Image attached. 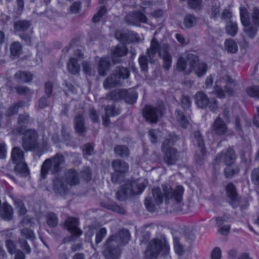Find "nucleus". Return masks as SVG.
I'll return each instance as SVG.
<instances>
[{
  "instance_id": "f03ea898",
  "label": "nucleus",
  "mask_w": 259,
  "mask_h": 259,
  "mask_svg": "<svg viewBox=\"0 0 259 259\" xmlns=\"http://www.w3.org/2000/svg\"><path fill=\"white\" fill-rule=\"evenodd\" d=\"M198 57L193 54H184L178 59L177 69L185 74H189L194 69L198 76H203L207 70V66L203 62L198 63Z\"/></svg>"
},
{
  "instance_id": "473e14b6",
  "label": "nucleus",
  "mask_w": 259,
  "mask_h": 259,
  "mask_svg": "<svg viewBox=\"0 0 259 259\" xmlns=\"http://www.w3.org/2000/svg\"><path fill=\"white\" fill-rule=\"evenodd\" d=\"M225 49L230 53H235L238 50L237 43L231 38L226 39L224 42Z\"/></svg>"
},
{
  "instance_id": "f3484780",
  "label": "nucleus",
  "mask_w": 259,
  "mask_h": 259,
  "mask_svg": "<svg viewBox=\"0 0 259 259\" xmlns=\"http://www.w3.org/2000/svg\"><path fill=\"white\" fill-rule=\"evenodd\" d=\"M78 221L73 217L68 218L64 222V227L69 231L72 236H79L82 234V231L77 226Z\"/></svg>"
},
{
  "instance_id": "a878e982",
  "label": "nucleus",
  "mask_w": 259,
  "mask_h": 259,
  "mask_svg": "<svg viewBox=\"0 0 259 259\" xmlns=\"http://www.w3.org/2000/svg\"><path fill=\"white\" fill-rule=\"evenodd\" d=\"M110 63L108 58L106 57L101 58L98 66L99 74L101 76H105L107 71L110 68Z\"/></svg>"
},
{
  "instance_id": "5701e85b",
  "label": "nucleus",
  "mask_w": 259,
  "mask_h": 259,
  "mask_svg": "<svg viewBox=\"0 0 259 259\" xmlns=\"http://www.w3.org/2000/svg\"><path fill=\"white\" fill-rule=\"evenodd\" d=\"M66 183L70 186H74L79 183L77 172L74 169H69L65 173Z\"/></svg>"
},
{
  "instance_id": "f8f14e48",
  "label": "nucleus",
  "mask_w": 259,
  "mask_h": 259,
  "mask_svg": "<svg viewBox=\"0 0 259 259\" xmlns=\"http://www.w3.org/2000/svg\"><path fill=\"white\" fill-rule=\"evenodd\" d=\"M118 239L112 240L108 238L106 241L103 255L106 259H118L121 253V249L117 244Z\"/></svg>"
},
{
  "instance_id": "6ab92c4d",
  "label": "nucleus",
  "mask_w": 259,
  "mask_h": 259,
  "mask_svg": "<svg viewBox=\"0 0 259 259\" xmlns=\"http://www.w3.org/2000/svg\"><path fill=\"white\" fill-rule=\"evenodd\" d=\"M226 191L230 199V203L233 207H236L239 202L236 189L233 183H230L226 186Z\"/></svg>"
},
{
  "instance_id": "e2e57ef3",
  "label": "nucleus",
  "mask_w": 259,
  "mask_h": 259,
  "mask_svg": "<svg viewBox=\"0 0 259 259\" xmlns=\"http://www.w3.org/2000/svg\"><path fill=\"white\" fill-rule=\"evenodd\" d=\"M139 62L140 65L141 69L144 72H146L148 70L147 58L146 56H142L139 59Z\"/></svg>"
},
{
  "instance_id": "864d4df0",
  "label": "nucleus",
  "mask_w": 259,
  "mask_h": 259,
  "mask_svg": "<svg viewBox=\"0 0 259 259\" xmlns=\"http://www.w3.org/2000/svg\"><path fill=\"white\" fill-rule=\"evenodd\" d=\"M244 26V31L245 33L250 37H253L256 32V28L254 26H251L250 25V22L249 24L246 25H243Z\"/></svg>"
},
{
  "instance_id": "58836bf2",
  "label": "nucleus",
  "mask_w": 259,
  "mask_h": 259,
  "mask_svg": "<svg viewBox=\"0 0 259 259\" xmlns=\"http://www.w3.org/2000/svg\"><path fill=\"white\" fill-rule=\"evenodd\" d=\"M105 115L107 116H115L120 114V109L114 105H108L105 108Z\"/></svg>"
},
{
  "instance_id": "a19ab883",
  "label": "nucleus",
  "mask_w": 259,
  "mask_h": 259,
  "mask_svg": "<svg viewBox=\"0 0 259 259\" xmlns=\"http://www.w3.org/2000/svg\"><path fill=\"white\" fill-rule=\"evenodd\" d=\"M132 32L126 33L121 30H117L115 33V36L117 39L122 42H125L128 41V36Z\"/></svg>"
},
{
  "instance_id": "bb28decb",
  "label": "nucleus",
  "mask_w": 259,
  "mask_h": 259,
  "mask_svg": "<svg viewBox=\"0 0 259 259\" xmlns=\"http://www.w3.org/2000/svg\"><path fill=\"white\" fill-rule=\"evenodd\" d=\"M112 166L115 172L119 174H124L128 169V165L125 162L120 160L113 161Z\"/></svg>"
},
{
  "instance_id": "0eeeda50",
  "label": "nucleus",
  "mask_w": 259,
  "mask_h": 259,
  "mask_svg": "<svg viewBox=\"0 0 259 259\" xmlns=\"http://www.w3.org/2000/svg\"><path fill=\"white\" fill-rule=\"evenodd\" d=\"M175 142V138L170 136L164 141L161 146V151L163 153V161L168 165H174L179 158L177 150L171 147Z\"/></svg>"
},
{
  "instance_id": "f257e3e1",
  "label": "nucleus",
  "mask_w": 259,
  "mask_h": 259,
  "mask_svg": "<svg viewBox=\"0 0 259 259\" xmlns=\"http://www.w3.org/2000/svg\"><path fill=\"white\" fill-rule=\"evenodd\" d=\"M162 189L159 187L152 189L153 198L147 197L145 199V205L147 210L153 212L156 209V206L163 202V198L166 203L170 200H174L177 203H180L183 200L184 188L182 186H178L174 189L168 184L161 186Z\"/></svg>"
},
{
  "instance_id": "c03bdc74",
  "label": "nucleus",
  "mask_w": 259,
  "mask_h": 259,
  "mask_svg": "<svg viewBox=\"0 0 259 259\" xmlns=\"http://www.w3.org/2000/svg\"><path fill=\"white\" fill-rule=\"evenodd\" d=\"M22 46L19 42H15L11 44L10 47L11 54L13 56H19L21 52Z\"/></svg>"
},
{
  "instance_id": "20e7f679",
  "label": "nucleus",
  "mask_w": 259,
  "mask_h": 259,
  "mask_svg": "<svg viewBox=\"0 0 259 259\" xmlns=\"http://www.w3.org/2000/svg\"><path fill=\"white\" fill-rule=\"evenodd\" d=\"M147 184V182L145 180L126 183L116 192V198L119 200H123L128 196L141 194L145 190Z\"/></svg>"
},
{
  "instance_id": "774afa93",
  "label": "nucleus",
  "mask_w": 259,
  "mask_h": 259,
  "mask_svg": "<svg viewBox=\"0 0 259 259\" xmlns=\"http://www.w3.org/2000/svg\"><path fill=\"white\" fill-rule=\"evenodd\" d=\"M181 102L182 107L184 109H189L191 104L190 98L186 96L182 97Z\"/></svg>"
},
{
  "instance_id": "3c124183",
  "label": "nucleus",
  "mask_w": 259,
  "mask_h": 259,
  "mask_svg": "<svg viewBox=\"0 0 259 259\" xmlns=\"http://www.w3.org/2000/svg\"><path fill=\"white\" fill-rule=\"evenodd\" d=\"M20 234L22 236L28 239L33 240L35 238L33 231L27 228L22 229L20 231Z\"/></svg>"
},
{
  "instance_id": "ddd939ff",
  "label": "nucleus",
  "mask_w": 259,
  "mask_h": 259,
  "mask_svg": "<svg viewBox=\"0 0 259 259\" xmlns=\"http://www.w3.org/2000/svg\"><path fill=\"white\" fill-rule=\"evenodd\" d=\"M194 138L193 142L198 146L200 153L196 152L195 158L198 164L201 165L204 159L206 150L204 147V143L202 136L199 131L195 132L193 134Z\"/></svg>"
},
{
  "instance_id": "ea45409f",
  "label": "nucleus",
  "mask_w": 259,
  "mask_h": 259,
  "mask_svg": "<svg viewBox=\"0 0 259 259\" xmlns=\"http://www.w3.org/2000/svg\"><path fill=\"white\" fill-rule=\"evenodd\" d=\"M13 214V209L10 205H6L4 206L2 216L6 220H10L12 219Z\"/></svg>"
},
{
  "instance_id": "0e129e2a",
  "label": "nucleus",
  "mask_w": 259,
  "mask_h": 259,
  "mask_svg": "<svg viewBox=\"0 0 259 259\" xmlns=\"http://www.w3.org/2000/svg\"><path fill=\"white\" fill-rule=\"evenodd\" d=\"M209 110L213 112L217 113L218 109V104L217 100L213 98L211 99L210 101L209 100V103L208 105Z\"/></svg>"
},
{
  "instance_id": "13d9d810",
  "label": "nucleus",
  "mask_w": 259,
  "mask_h": 259,
  "mask_svg": "<svg viewBox=\"0 0 259 259\" xmlns=\"http://www.w3.org/2000/svg\"><path fill=\"white\" fill-rule=\"evenodd\" d=\"M15 203L19 214L20 215L25 214L27 212V210L22 202L20 200H18L15 201Z\"/></svg>"
},
{
  "instance_id": "1a4fd4ad",
  "label": "nucleus",
  "mask_w": 259,
  "mask_h": 259,
  "mask_svg": "<svg viewBox=\"0 0 259 259\" xmlns=\"http://www.w3.org/2000/svg\"><path fill=\"white\" fill-rule=\"evenodd\" d=\"M11 157L13 162L16 164L14 169L18 175L25 177L29 175L27 166L24 161V153L20 148L14 147L12 149Z\"/></svg>"
},
{
  "instance_id": "6e6d98bb",
  "label": "nucleus",
  "mask_w": 259,
  "mask_h": 259,
  "mask_svg": "<svg viewBox=\"0 0 259 259\" xmlns=\"http://www.w3.org/2000/svg\"><path fill=\"white\" fill-rule=\"evenodd\" d=\"M251 180L252 182L259 187V168H254L251 172Z\"/></svg>"
},
{
  "instance_id": "4468645a",
  "label": "nucleus",
  "mask_w": 259,
  "mask_h": 259,
  "mask_svg": "<svg viewBox=\"0 0 259 259\" xmlns=\"http://www.w3.org/2000/svg\"><path fill=\"white\" fill-rule=\"evenodd\" d=\"M30 23L29 21L20 20L14 23V27L15 31L23 39L27 45H31V37L28 35H22V33L26 31L30 26Z\"/></svg>"
},
{
  "instance_id": "dca6fc26",
  "label": "nucleus",
  "mask_w": 259,
  "mask_h": 259,
  "mask_svg": "<svg viewBox=\"0 0 259 259\" xmlns=\"http://www.w3.org/2000/svg\"><path fill=\"white\" fill-rule=\"evenodd\" d=\"M236 155L234 150L232 148H229L224 153L222 152L217 155L214 159L215 164H219L222 160L227 165L232 164L235 161Z\"/></svg>"
},
{
  "instance_id": "4c0bfd02",
  "label": "nucleus",
  "mask_w": 259,
  "mask_h": 259,
  "mask_svg": "<svg viewBox=\"0 0 259 259\" xmlns=\"http://www.w3.org/2000/svg\"><path fill=\"white\" fill-rule=\"evenodd\" d=\"M102 205L108 209L111 210L120 214H124L125 213V210L123 207H121L120 206L117 205L115 202H110L106 205H103V204H102Z\"/></svg>"
},
{
  "instance_id": "69168bd1",
  "label": "nucleus",
  "mask_w": 259,
  "mask_h": 259,
  "mask_svg": "<svg viewBox=\"0 0 259 259\" xmlns=\"http://www.w3.org/2000/svg\"><path fill=\"white\" fill-rule=\"evenodd\" d=\"M6 245L8 251L11 254H13L16 252V245L12 240H7L6 241Z\"/></svg>"
},
{
  "instance_id": "de8ad7c7",
  "label": "nucleus",
  "mask_w": 259,
  "mask_h": 259,
  "mask_svg": "<svg viewBox=\"0 0 259 259\" xmlns=\"http://www.w3.org/2000/svg\"><path fill=\"white\" fill-rule=\"evenodd\" d=\"M247 94L250 97L259 98V86L253 85L246 89Z\"/></svg>"
},
{
  "instance_id": "7ed1b4c3",
  "label": "nucleus",
  "mask_w": 259,
  "mask_h": 259,
  "mask_svg": "<svg viewBox=\"0 0 259 259\" xmlns=\"http://www.w3.org/2000/svg\"><path fill=\"white\" fill-rule=\"evenodd\" d=\"M169 46L166 44H160L157 39L153 38L150 42V47L147 50V57L152 62L156 54L163 60V68L168 70L171 66L172 58L169 54Z\"/></svg>"
},
{
  "instance_id": "6e6552de",
  "label": "nucleus",
  "mask_w": 259,
  "mask_h": 259,
  "mask_svg": "<svg viewBox=\"0 0 259 259\" xmlns=\"http://www.w3.org/2000/svg\"><path fill=\"white\" fill-rule=\"evenodd\" d=\"M64 162V157L60 153L56 154L53 157L46 159L41 166V177L45 178L49 170L53 174L60 172L62 170L61 165Z\"/></svg>"
},
{
  "instance_id": "9d476101",
  "label": "nucleus",
  "mask_w": 259,
  "mask_h": 259,
  "mask_svg": "<svg viewBox=\"0 0 259 259\" xmlns=\"http://www.w3.org/2000/svg\"><path fill=\"white\" fill-rule=\"evenodd\" d=\"M19 134L24 135L22 139V146L25 150H31L37 147V133L32 129L26 130L25 127L20 126L17 129Z\"/></svg>"
},
{
  "instance_id": "72a5a7b5",
  "label": "nucleus",
  "mask_w": 259,
  "mask_h": 259,
  "mask_svg": "<svg viewBox=\"0 0 259 259\" xmlns=\"http://www.w3.org/2000/svg\"><path fill=\"white\" fill-rule=\"evenodd\" d=\"M125 94L123 95V100L125 102L129 104H134L136 102L137 97L138 94L135 91L128 92L125 90Z\"/></svg>"
},
{
  "instance_id": "a18cd8bd",
  "label": "nucleus",
  "mask_w": 259,
  "mask_h": 259,
  "mask_svg": "<svg viewBox=\"0 0 259 259\" xmlns=\"http://www.w3.org/2000/svg\"><path fill=\"white\" fill-rule=\"evenodd\" d=\"M226 29L227 32L231 36H235L237 32V25L236 22H228Z\"/></svg>"
},
{
  "instance_id": "bf43d9fd",
  "label": "nucleus",
  "mask_w": 259,
  "mask_h": 259,
  "mask_svg": "<svg viewBox=\"0 0 259 259\" xmlns=\"http://www.w3.org/2000/svg\"><path fill=\"white\" fill-rule=\"evenodd\" d=\"M107 234L106 229L105 228H102L99 230L96 235V243L97 244L100 243L103 240V238Z\"/></svg>"
},
{
  "instance_id": "2f4dec72",
  "label": "nucleus",
  "mask_w": 259,
  "mask_h": 259,
  "mask_svg": "<svg viewBox=\"0 0 259 259\" xmlns=\"http://www.w3.org/2000/svg\"><path fill=\"white\" fill-rule=\"evenodd\" d=\"M124 90H115L109 93L106 96L107 100L118 101L123 99V95L125 94Z\"/></svg>"
},
{
  "instance_id": "7c9ffc66",
  "label": "nucleus",
  "mask_w": 259,
  "mask_h": 259,
  "mask_svg": "<svg viewBox=\"0 0 259 259\" xmlns=\"http://www.w3.org/2000/svg\"><path fill=\"white\" fill-rule=\"evenodd\" d=\"M15 77L19 82H28L32 79V74L27 71H19L15 74Z\"/></svg>"
},
{
  "instance_id": "393cba45",
  "label": "nucleus",
  "mask_w": 259,
  "mask_h": 259,
  "mask_svg": "<svg viewBox=\"0 0 259 259\" xmlns=\"http://www.w3.org/2000/svg\"><path fill=\"white\" fill-rule=\"evenodd\" d=\"M195 102L198 107L205 108L208 104L209 99L206 94L200 92L195 95Z\"/></svg>"
},
{
  "instance_id": "37998d69",
  "label": "nucleus",
  "mask_w": 259,
  "mask_h": 259,
  "mask_svg": "<svg viewBox=\"0 0 259 259\" xmlns=\"http://www.w3.org/2000/svg\"><path fill=\"white\" fill-rule=\"evenodd\" d=\"M240 19L243 25H246L249 24V18L248 13L246 9L244 7H241L240 9Z\"/></svg>"
},
{
  "instance_id": "49530a36",
  "label": "nucleus",
  "mask_w": 259,
  "mask_h": 259,
  "mask_svg": "<svg viewBox=\"0 0 259 259\" xmlns=\"http://www.w3.org/2000/svg\"><path fill=\"white\" fill-rule=\"evenodd\" d=\"M47 222L49 226L54 227L58 223V219L54 213H49L47 217Z\"/></svg>"
},
{
  "instance_id": "8fccbe9b",
  "label": "nucleus",
  "mask_w": 259,
  "mask_h": 259,
  "mask_svg": "<svg viewBox=\"0 0 259 259\" xmlns=\"http://www.w3.org/2000/svg\"><path fill=\"white\" fill-rule=\"evenodd\" d=\"M174 245L176 253L179 255H182L184 253V249L183 245L180 244L179 238H174Z\"/></svg>"
},
{
  "instance_id": "aec40b11",
  "label": "nucleus",
  "mask_w": 259,
  "mask_h": 259,
  "mask_svg": "<svg viewBox=\"0 0 259 259\" xmlns=\"http://www.w3.org/2000/svg\"><path fill=\"white\" fill-rule=\"evenodd\" d=\"M212 130L214 134L221 136L227 133L228 128L224 121L218 116L213 123Z\"/></svg>"
},
{
  "instance_id": "cd10ccee",
  "label": "nucleus",
  "mask_w": 259,
  "mask_h": 259,
  "mask_svg": "<svg viewBox=\"0 0 259 259\" xmlns=\"http://www.w3.org/2000/svg\"><path fill=\"white\" fill-rule=\"evenodd\" d=\"M77 61L78 60L76 58L71 57L68 62L67 70L72 74H77L79 72L80 65L77 63Z\"/></svg>"
},
{
  "instance_id": "39448f33",
  "label": "nucleus",
  "mask_w": 259,
  "mask_h": 259,
  "mask_svg": "<svg viewBox=\"0 0 259 259\" xmlns=\"http://www.w3.org/2000/svg\"><path fill=\"white\" fill-rule=\"evenodd\" d=\"M169 246L165 240L154 239L151 241L145 252V259H156L161 253L163 255L168 254Z\"/></svg>"
},
{
  "instance_id": "2eb2a0df",
  "label": "nucleus",
  "mask_w": 259,
  "mask_h": 259,
  "mask_svg": "<svg viewBox=\"0 0 259 259\" xmlns=\"http://www.w3.org/2000/svg\"><path fill=\"white\" fill-rule=\"evenodd\" d=\"M127 24L132 25L139 26L140 23H147L146 16L141 12L134 11L127 14L124 18Z\"/></svg>"
},
{
  "instance_id": "4be33fe9",
  "label": "nucleus",
  "mask_w": 259,
  "mask_h": 259,
  "mask_svg": "<svg viewBox=\"0 0 259 259\" xmlns=\"http://www.w3.org/2000/svg\"><path fill=\"white\" fill-rule=\"evenodd\" d=\"M53 190L56 193L63 195L68 191V188L65 185L60 178H56L53 181Z\"/></svg>"
},
{
  "instance_id": "f704fd0d",
  "label": "nucleus",
  "mask_w": 259,
  "mask_h": 259,
  "mask_svg": "<svg viewBox=\"0 0 259 259\" xmlns=\"http://www.w3.org/2000/svg\"><path fill=\"white\" fill-rule=\"evenodd\" d=\"M25 103L24 101H20L14 104L8 109L6 115L7 116H11L16 114L18 112L19 108L23 107Z\"/></svg>"
},
{
  "instance_id": "79ce46f5",
  "label": "nucleus",
  "mask_w": 259,
  "mask_h": 259,
  "mask_svg": "<svg viewBox=\"0 0 259 259\" xmlns=\"http://www.w3.org/2000/svg\"><path fill=\"white\" fill-rule=\"evenodd\" d=\"M197 22V18L192 15H187L184 19V25L187 28H190L194 26Z\"/></svg>"
},
{
  "instance_id": "338daca9",
  "label": "nucleus",
  "mask_w": 259,
  "mask_h": 259,
  "mask_svg": "<svg viewBox=\"0 0 259 259\" xmlns=\"http://www.w3.org/2000/svg\"><path fill=\"white\" fill-rule=\"evenodd\" d=\"M29 122V115L26 113L21 114L19 116L18 123L20 125H23L28 123Z\"/></svg>"
},
{
  "instance_id": "c756f323",
  "label": "nucleus",
  "mask_w": 259,
  "mask_h": 259,
  "mask_svg": "<svg viewBox=\"0 0 259 259\" xmlns=\"http://www.w3.org/2000/svg\"><path fill=\"white\" fill-rule=\"evenodd\" d=\"M114 75H115L118 79H125L129 77L130 75V72L129 70L122 66L116 67L115 70L113 72Z\"/></svg>"
},
{
  "instance_id": "c9c22d12",
  "label": "nucleus",
  "mask_w": 259,
  "mask_h": 259,
  "mask_svg": "<svg viewBox=\"0 0 259 259\" xmlns=\"http://www.w3.org/2000/svg\"><path fill=\"white\" fill-rule=\"evenodd\" d=\"M114 152L120 157H126L129 154V150L127 146L124 145H117L114 149Z\"/></svg>"
},
{
  "instance_id": "e433bc0d",
  "label": "nucleus",
  "mask_w": 259,
  "mask_h": 259,
  "mask_svg": "<svg viewBox=\"0 0 259 259\" xmlns=\"http://www.w3.org/2000/svg\"><path fill=\"white\" fill-rule=\"evenodd\" d=\"M176 113V118L179 123L183 127L186 128L189 124V120L187 117H185L183 113L180 110H177Z\"/></svg>"
},
{
  "instance_id": "412c9836",
  "label": "nucleus",
  "mask_w": 259,
  "mask_h": 259,
  "mask_svg": "<svg viewBox=\"0 0 259 259\" xmlns=\"http://www.w3.org/2000/svg\"><path fill=\"white\" fill-rule=\"evenodd\" d=\"M131 238V234L127 230L122 229L120 230L117 234L111 236L112 240L118 239L117 244L124 245L127 243Z\"/></svg>"
},
{
  "instance_id": "9b49d317",
  "label": "nucleus",
  "mask_w": 259,
  "mask_h": 259,
  "mask_svg": "<svg viewBox=\"0 0 259 259\" xmlns=\"http://www.w3.org/2000/svg\"><path fill=\"white\" fill-rule=\"evenodd\" d=\"M164 110L163 105H159L156 107L146 105L143 109V116L149 122L156 123L163 115Z\"/></svg>"
},
{
  "instance_id": "052dcab7",
  "label": "nucleus",
  "mask_w": 259,
  "mask_h": 259,
  "mask_svg": "<svg viewBox=\"0 0 259 259\" xmlns=\"http://www.w3.org/2000/svg\"><path fill=\"white\" fill-rule=\"evenodd\" d=\"M106 9L105 7H102L98 11V12L94 15L92 18V21L94 22H98L100 18L106 13Z\"/></svg>"
},
{
  "instance_id": "423d86ee",
  "label": "nucleus",
  "mask_w": 259,
  "mask_h": 259,
  "mask_svg": "<svg viewBox=\"0 0 259 259\" xmlns=\"http://www.w3.org/2000/svg\"><path fill=\"white\" fill-rule=\"evenodd\" d=\"M232 85L235 86L236 83L229 76L225 75L219 77L215 81L213 92L219 98H224L225 93L229 95H233L234 92L231 87Z\"/></svg>"
},
{
  "instance_id": "c85d7f7f",
  "label": "nucleus",
  "mask_w": 259,
  "mask_h": 259,
  "mask_svg": "<svg viewBox=\"0 0 259 259\" xmlns=\"http://www.w3.org/2000/svg\"><path fill=\"white\" fill-rule=\"evenodd\" d=\"M119 84H120V80L113 73L108 77L103 82V86L106 89H109Z\"/></svg>"
},
{
  "instance_id": "09e8293b",
  "label": "nucleus",
  "mask_w": 259,
  "mask_h": 259,
  "mask_svg": "<svg viewBox=\"0 0 259 259\" xmlns=\"http://www.w3.org/2000/svg\"><path fill=\"white\" fill-rule=\"evenodd\" d=\"M251 23L255 26H259V9L253 8L251 18Z\"/></svg>"
},
{
  "instance_id": "5fc2aeb1",
  "label": "nucleus",
  "mask_w": 259,
  "mask_h": 259,
  "mask_svg": "<svg viewBox=\"0 0 259 259\" xmlns=\"http://www.w3.org/2000/svg\"><path fill=\"white\" fill-rule=\"evenodd\" d=\"M149 136L150 141L152 143H156L157 141V138L160 136V131L158 130L152 129L149 131Z\"/></svg>"
},
{
  "instance_id": "4d7b16f0",
  "label": "nucleus",
  "mask_w": 259,
  "mask_h": 259,
  "mask_svg": "<svg viewBox=\"0 0 259 259\" xmlns=\"http://www.w3.org/2000/svg\"><path fill=\"white\" fill-rule=\"evenodd\" d=\"M17 93L21 95H31L33 92L26 87L19 86L16 88Z\"/></svg>"
},
{
  "instance_id": "a211bd4d",
  "label": "nucleus",
  "mask_w": 259,
  "mask_h": 259,
  "mask_svg": "<svg viewBox=\"0 0 259 259\" xmlns=\"http://www.w3.org/2000/svg\"><path fill=\"white\" fill-rule=\"evenodd\" d=\"M128 50L124 45H117L111 50V60L114 64L119 62V58L126 55Z\"/></svg>"
},
{
  "instance_id": "b1692460",
  "label": "nucleus",
  "mask_w": 259,
  "mask_h": 259,
  "mask_svg": "<svg viewBox=\"0 0 259 259\" xmlns=\"http://www.w3.org/2000/svg\"><path fill=\"white\" fill-rule=\"evenodd\" d=\"M74 122L76 132L80 135L83 136L85 131L83 115L80 114H77Z\"/></svg>"
},
{
  "instance_id": "680f3d73",
  "label": "nucleus",
  "mask_w": 259,
  "mask_h": 259,
  "mask_svg": "<svg viewBox=\"0 0 259 259\" xmlns=\"http://www.w3.org/2000/svg\"><path fill=\"white\" fill-rule=\"evenodd\" d=\"M239 172V169L237 167H232L228 166L224 171L225 175L227 178L231 177Z\"/></svg>"
},
{
  "instance_id": "603ef678",
  "label": "nucleus",
  "mask_w": 259,
  "mask_h": 259,
  "mask_svg": "<svg viewBox=\"0 0 259 259\" xmlns=\"http://www.w3.org/2000/svg\"><path fill=\"white\" fill-rule=\"evenodd\" d=\"M92 174L91 170L88 167H85L80 172V177L86 181L91 179Z\"/></svg>"
}]
</instances>
